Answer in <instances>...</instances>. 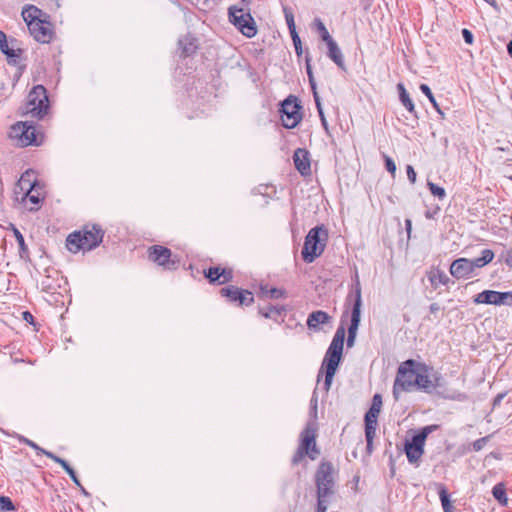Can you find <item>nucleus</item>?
Returning a JSON list of instances; mask_svg holds the SVG:
<instances>
[{"label":"nucleus","mask_w":512,"mask_h":512,"mask_svg":"<svg viewBox=\"0 0 512 512\" xmlns=\"http://www.w3.org/2000/svg\"><path fill=\"white\" fill-rule=\"evenodd\" d=\"M179 46L185 56L192 54L197 48L196 40L190 36H186L183 39H180Z\"/></svg>","instance_id":"nucleus-30"},{"label":"nucleus","mask_w":512,"mask_h":512,"mask_svg":"<svg viewBox=\"0 0 512 512\" xmlns=\"http://www.w3.org/2000/svg\"><path fill=\"white\" fill-rule=\"evenodd\" d=\"M0 50L8 58L18 57L15 50L9 47L6 34L0 30Z\"/></svg>","instance_id":"nucleus-31"},{"label":"nucleus","mask_w":512,"mask_h":512,"mask_svg":"<svg viewBox=\"0 0 512 512\" xmlns=\"http://www.w3.org/2000/svg\"><path fill=\"white\" fill-rule=\"evenodd\" d=\"M331 317L322 310L313 311L309 314L307 319V326L311 330H318L320 325L327 324L330 321Z\"/></svg>","instance_id":"nucleus-24"},{"label":"nucleus","mask_w":512,"mask_h":512,"mask_svg":"<svg viewBox=\"0 0 512 512\" xmlns=\"http://www.w3.org/2000/svg\"><path fill=\"white\" fill-rule=\"evenodd\" d=\"M462 35H463L464 41L467 44L471 45L473 43L474 37H473V34H472V32L470 30H468L466 28L463 29L462 30Z\"/></svg>","instance_id":"nucleus-52"},{"label":"nucleus","mask_w":512,"mask_h":512,"mask_svg":"<svg viewBox=\"0 0 512 512\" xmlns=\"http://www.w3.org/2000/svg\"><path fill=\"white\" fill-rule=\"evenodd\" d=\"M405 229L408 234V237H410L411 231H412V222L410 219L405 220Z\"/></svg>","instance_id":"nucleus-58"},{"label":"nucleus","mask_w":512,"mask_h":512,"mask_svg":"<svg viewBox=\"0 0 512 512\" xmlns=\"http://www.w3.org/2000/svg\"><path fill=\"white\" fill-rule=\"evenodd\" d=\"M23 442L26 443L27 445H29L30 447H32L33 449L36 450L37 454H44L46 456V453L48 452L47 450L39 447L36 443H34L33 441L29 440V439H26L24 438L23 439Z\"/></svg>","instance_id":"nucleus-50"},{"label":"nucleus","mask_w":512,"mask_h":512,"mask_svg":"<svg viewBox=\"0 0 512 512\" xmlns=\"http://www.w3.org/2000/svg\"><path fill=\"white\" fill-rule=\"evenodd\" d=\"M439 428V425L433 424V425H427L421 428L418 434L415 436L422 440L423 442L426 441L427 437L434 431H436Z\"/></svg>","instance_id":"nucleus-39"},{"label":"nucleus","mask_w":512,"mask_h":512,"mask_svg":"<svg viewBox=\"0 0 512 512\" xmlns=\"http://www.w3.org/2000/svg\"><path fill=\"white\" fill-rule=\"evenodd\" d=\"M451 400H457V401H465L467 400V395L465 393L458 392L456 394H453L452 396L448 397Z\"/></svg>","instance_id":"nucleus-54"},{"label":"nucleus","mask_w":512,"mask_h":512,"mask_svg":"<svg viewBox=\"0 0 512 512\" xmlns=\"http://www.w3.org/2000/svg\"><path fill=\"white\" fill-rule=\"evenodd\" d=\"M317 487V505L315 512H327L335 494L333 466L329 462H321L315 474Z\"/></svg>","instance_id":"nucleus-1"},{"label":"nucleus","mask_w":512,"mask_h":512,"mask_svg":"<svg viewBox=\"0 0 512 512\" xmlns=\"http://www.w3.org/2000/svg\"><path fill=\"white\" fill-rule=\"evenodd\" d=\"M397 88L399 90V98L403 106L410 112L415 113V106L412 102L411 98L409 97V94L406 92V89L402 83H399L397 85Z\"/></svg>","instance_id":"nucleus-29"},{"label":"nucleus","mask_w":512,"mask_h":512,"mask_svg":"<svg viewBox=\"0 0 512 512\" xmlns=\"http://www.w3.org/2000/svg\"><path fill=\"white\" fill-rule=\"evenodd\" d=\"M494 258V252L491 249H484L481 256L475 259L459 258L452 262L450 274L456 279L470 278L476 268L484 267Z\"/></svg>","instance_id":"nucleus-4"},{"label":"nucleus","mask_w":512,"mask_h":512,"mask_svg":"<svg viewBox=\"0 0 512 512\" xmlns=\"http://www.w3.org/2000/svg\"><path fill=\"white\" fill-rule=\"evenodd\" d=\"M305 62H306V72H307V76H308V79H309V84H310L311 90L313 92V91L317 90V86H316V82H315V79H314L312 67H311V64H310L311 58L308 55H306Z\"/></svg>","instance_id":"nucleus-40"},{"label":"nucleus","mask_w":512,"mask_h":512,"mask_svg":"<svg viewBox=\"0 0 512 512\" xmlns=\"http://www.w3.org/2000/svg\"><path fill=\"white\" fill-rule=\"evenodd\" d=\"M12 231L19 246V256L23 260H29V249L25 243L22 233L12 225Z\"/></svg>","instance_id":"nucleus-27"},{"label":"nucleus","mask_w":512,"mask_h":512,"mask_svg":"<svg viewBox=\"0 0 512 512\" xmlns=\"http://www.w3.org/2000/svg\"><path fill=\"white\" fill-rule=\"evenodd\" d=\"M148 257L151 261L168 270L175 269L179 263L178 260L172 258L171 250L161 245L151 246L148 249Z\"/></svg>","instance_id":"nucleus-14"},{"label":"nucleus","mask_w":512,"mask_h":512,"mask_svg":"<svg viewBox=\"0 0 512 512\" xmlns=\"http://www.w3.org/2000/svg\"><path fill=\"white\" fill-rule=\"evenodd\" d=\"M262 293H264L269 298H281L284 296L285 291L278 288H271L269 290L262 289Z\"/></svg>","instance_id":"nucleus-45"},{"label":"nucleus","mask_w":512,"mask_h":512,"mask_svg":"<svg viewBox=\"0 0 512 512\" xmlns=\"http://www.w3.org/2000/svg\"><path fill=\"white\" fill-rule=\"evenodd\" d=\"M328 241V230L324 225L312 228L305 237L301 254L306 263H312L318 258L326 247Z\"/></svg>","instance_id":"nucleus-3"},{"label":"nucleus","mask_w":512,"mask_h":512,"mask_svg":"<svg viewBox=\"0 0 512 512\" xmlns=\"http://www.w3.org/2000/svg\"><path fill=\"white\" fill-rule=\"evenodd\" d=\"M29 317L32 318V315L29 312H24V318L27 320Z\"/></svg>","instance_id":"nucleus-63"},{"label":"nucleus","mask_w":512,"mask_h":512,"mask_svg":"<svg viewBox=\"0 0 512 512\" xmlns=\"http://www.w3.org/2000/svg\"><path fill=\"white\" fill-rule=\"evenodd\" d=\"M384 160H385V167H386L387 171L392 175V177H395L396 164H395L394 160L387 155H384Z\"/></svg>","instance_id":"nucleus-48"},{"label":"nucleus","mask_w":512,"mask_h":512,"mask_svg":"<svg viewBox=\"0 0 512 512\" xmlns=\"http://www.w3.org/2000/svg\"><path fill=\"white\" fill-rule=\"evenodd\" d=\"M104 232L97 225H86L83 230L74 232L67 237V248L71 252L92 250L102 242Z\"/></svg>","instance_id":"nucleus-2"},{"label":"nucleus","mask_w":512,"mask_h":512,"mask_svg":"<svg viewBox=\"0 0 512 512\" xmlns=\"http://www.w3.org/2000/svg\"><path fill=\"white\" fill-rule=\"evenodd\" d=\"M30 35L40 43H49L53 38L52 24L48 21V18H43L34 22L28 28Z\"/></svg>","instance_id":"nucleus-15"},{"label":"nucleus","mask_w":512,"mask_h":512,"mask_svg":"<svg viewBox=\"0 0 512 512\" xmlns=\"http://www.w3.org/2000/svg\"><path fill=\"white\" fill-rule=\"evenodd\" d=\"M501 398H502V395H498L497 398L495 399V402L501 401Z\"/></svg>","instance_id":"nucleus-64"},{"label":"nucleus","mask_w":512,"mask_h":512,"mask_svg":"<svg viewBox=\"0 0 512 512\" xmlns=\"http://www.w3.org/2000/svg\"><path fill=\"white\" fill-rule=\"evenodd\" d=\"M33 172L26 171L23 173L18 180L15 194L17 195V199H19V195H23L25 192L33 191L37 188L36 180L32 179Z\"/></svg>","instance_id":"nucleus-21"},{"label":"nucleus","mask_w":512,"mask_h":512,"mask_svg":"<svg viewBox=\"0 0 512 512\" xmlns=\"http://www.w3.org/2000/svg\"><path fill=\"white\" fill-rule=\"evenodd\" d=\"M300 105L297 102V98L289 96L281 104V121L285 128H295L302 119L300 112Z\"/></svg>","instance_id":"nucleus-11"},{"label":"nucleus","mask_w":512,"mask_h":512,"mask_svg":"<svg viewBox=\"0 0 512 512\" xmlns=\"http://www.w3.org/2000/svg\"><path fill=\"white\" fill-rule=\"evenodd\" d=\"M283 311V307L269 306L267 308H261L259 313L265 318H271L273 315H280Z\"/></svg>","instance_id":"nucleus-36"},{"label":"nucleus","mask_w":512,"mask_h":512,"mask_svg":"<svg viewBox=\"0 0 512 512\" xmlns=\"http://www.w3.org/2000/svg\"><path fill=\"white\" fill-rule=\"evenodd\" d=\"M431 313H436L440 307L437 303H432L429 307Z\"/></svg>","instance_id":"nucleus-59"},{"label":"nucleus","mask_w":512,"mask_h":512,"mask_svg":"<svg viewBox=\"0 0 512 512\" xmlns=\"http://www.w3.org/2000/svg\"><path fill=\"white\" fill-rule=\"evenodd\" d=\"M313 24L321 39L325 43L333 39L321 19L315 18Z\"/></svg>","instance_id":"nucleus-33"},{"label":"nucleus","mask_w":512,"mask_h":512,"mask_svg":"<svg viewBox=\"0 0 512 512\" xmlns=\"http://www.w3.org/2000/svg\"><path fill=\"white\" fill-rule=\"evenodd\" d=\"M205 276L212 283L224 284L232 280L233 273L231 269L211 267L205 272Z\"/></svg>","instance_id":"nucleus-20"},{"label":"nucleus","mask_w":512,"mask_h":512,"mask_svg":"<svg viewBox=\"0 0 512 512\" xmlns=\"http://www.w3.org/2000/svg\"><path fill=\"white\" fill-rule=\"evenodd\" d=\"M487 441V438L486 437H483V438H480V439H477L476 441H474L473 443V449L475 451H479L483 448V446L485 445Z\"/></svg>","instance_id":"nucleus-53"},{"label":"nucleus","mask_w":512,"mask_h":512,"mask_svg":"<svg viewBox=\"0 0 512 512\" xmlns=\"http://www.w3.org/2000/svg\"><path fill=\"white\" fill-rule=\"evenodd\" d=\"M427 186H428L431 194L433 196L437 197L438 199L443 200L446 197V192H445V189L443 187H440V186H438L435 183L430 182V181L427 182Z\"/></svg>","instance_id":"nucleus-37"},{"label":"nucleus","mask_w":512,"mask_h":512,"mask_svg":"<svg viewBox=\"0 0 512 512\" xmlns=\"http://www.w3.org/2000/svg\"><path fill=\"white\" fill-rule=\"evenodd\" d=\"M432 369L424 364L417 362V374L415 378V387L426 392H430L440 386V375L432 374Z\"/></svg>","instance_id":"nucleus-13"},{"label":"nucleus","mask_w":512,"mask_h":512,"mask_svg":"<svg viewBox=\"0 0 512 512\" xmlns=\"http://www.w3.org/2000/svg\"><path fill=\"white\" fill-rule=\"evenodd\" d=\"M321 123H322V126L324 127V129L327 130L328 129V123H327V120H326L325 117H322Z\"/></svg>","instance_id":"nucleus-61"},{"label":"nucleus","mask_w":512,"mask_h":512,"mask_svg":"<svg viewBox=\"0 0 512 512\" xmlns=\"http://www.w3.org/2000/svg\"><path fill=\"white\" fill-rule=\"evenodd\" d=\"M493 496L499 501V502H505L507 500L506 498V493L504 491L503 488H501L500 486L496 485L494 486L493 488Z\"/></svg>","instance_id":"nucleus-49"},{"label":"nucleus","mask_w":512,"mask_h":512,"mask_svg":"<svg viewBox=\"0 0 512 512\" xmlns=\"http://www.w3.org/2000/svg\"><path fill=\"white\" fill-rule=\"evenodd\" d=\"M420 90L422 91V93L428 98V100L430 101V103L432 104L433 108L443 117L444 116V113L442 112V110L440 109L430 87L427 85V84H421L420 85Z\"/></svg>","instance_id":"nucleus-32"},{"label":"nucleus","mask_w":512,"mask_h":512,"mask_svg":"<svg viewBox=\"0 0 512 512\" xmlns=\"http://www.w3.org/2000/svg\"><path fill=\"white\" fill-rule=\"evenodd\" d=\"M505 263L512 268V248L506 251Z\"/></svg>","instance_id":"nucleus-55"},{"label":"nucleus","mask_w":512,"mask_h":512,"mask_svg":"<svg viewBox=\"0 0 512 512\" xmlns=\"http://www.w3.org/2000/svg\"><path fill=\"white\" fill-rule=\"evenodd\" d=\"M44 196L36 188L33 191L25 192L21 195V202L27 207L29 211H37Z\"/></svg>","instance_id":"nucleus-22"},{"label":"nucleus","mask_w":512,"mask_h":512,"mask_svg":"<svg viewBox=\"0 0 512 512\" xmlns=\"http://www.w3.org/2000/svg\"><path fill=\"white\" fill-rule=\"evenodd\" d=\"M49 108L47 91L44 86L37 85L29 92L25 107V114L33 118H43Z\"/></svg>","instance_id":"nucleus-7"},{"label":"nucleus","mask_w":512,"mask_h":512,"mask_svg":"<svg viewBox=\"0 0 512 512\" xmlns=\"http://www.w3.org/2000/svg\"><path fill=\"white\" fill-rule=\"evenodd\" d=\"M406 172H407V177H408L409 181L411 182V184H415L417 174H416L413 166L407 165Z\"/></svg>","instance_id":"nucleus-51"},{"label":"nucleus","mask_w":512,"mask_h":512,"mask_svg":"<svg viewBox=\"0 0 512 512\" xmlns=\"http://www.w3.org/2000/svg\"><path fill=\"white\" fill-rule=\"evenodd\" d=\"M473 302L475 304L512 306V291L499 292L495 290H484L474 296Z\"/></svg>","instance_id":"nucleus-12"},{"label":"nucleus","mask_w":512,"mask_h":512,"mask_svg":"<svg viewBox=\"0 0 512 512\" xmlns=\"http://www.w3.org/2000/svg\"><path fill=\"white\" fill-rule=\"evenodd\" d=\"M293 160L296 169L303 176L311 174L310 154L306 149L298 148L295 150Z\"/></svg>","instance_id":"nucleus-19"},{"label":"nucleus","mask_w":512,"mask_h":512,"mask_svg":"<svg viewBox=\"0 0 512 512\" xmlns=\"http://www.w3.org/2000/svg\"><path fill=\"white\" fill-rule=\"evenodd\" d=\"M382 397L380 394H375L372 398V404L369 408V412H372V413H375L376 415L379 416L380 412H381V408H382Z\"/></svg>","instance_id":"nucleus-41"},{"label":"nucleus","mask_w":512,"mask_h":512,"mask_svg":"<svg viewBox=\"0 0 512 512\" xmlns=\"http://www.w3.org/2000/svg\"><path fill=\"white\" fill-rule=\"evenodd\" d=\"M317 405H318V398L316 396V393L314 392V394L310 400V416L312 418L311 421H314V422L317 418Z\"/></svg>","instance_id":"nucleus-47"},{"label":"nucleus","mask_w":512,"mask_h":512,"mask_svg":"<svg viewBox=\"0 0 512 512\" xmlns=\"http://www.w3.org/2000/svg\"><path fill=\"white\" fill-rule=\"evenodd\" d=\"M378 417L375 413L367 411L364 418L366 449L369 454L373 451V440L376 436Z\"/></svg>","instance_id":"nucleus-18"},{"label":"nucleus","mask_w":512,"mask_h":512,"mask_svg":"<svg viewBox=\"0 0 512 512\" xmlns=\"http://www.w3.org/2000/svg\"><path fill=\"white\" fill-rule=\"evenodd\" d=\"M328 52L327 56L341 69H345V61L343 54L334 39L326 42Z\"/></svg>","instance_id":"nucleus-25"},{"label":"nucleus","mask_w":512,"mask_h":512,"mask_svg":"<svg viewBox=\"0 0 512 512\" xmlns=\"http://www.w3.org/2000/svg\"><path fill=\"white\" fill-rule=\"evenodd\" d=\"M22 17L25 23L27 24V27L29 28L31 24H34V22H38V20L45 18H49V16L44 13L42 10L37 8L34 5H27L22 10Z\"/></svg>","instance_id":"nucleus-23"},{"label":"nucleus","mask_w":512,"mask_h":512,"mask_svg":"<svg viewBox=\"0 0 512 512\" xmlns=\"http://www.w3.org/2000/svg\"><path fill=\"white\" fill-rule=\"evenodd\" d=\"M283 12L285 15V20H286V24L288 26L290 35L293 34L294 32H297L296 26H295V21H294V15H293L292 11L289 8L284 7Z\"/></svg>","instance_id":"nucleus-38"},{"label":"nucleus","mask_w":512,"mask_h":512,"mask_svg":"<svg viewBox=\"0 0 512 512\" xmlns=\"http://www.w3.org/2000/svg\"><path fill=\"white\" fill-rule=\"evenodd\" d=\"M291 38H292L293 45H294L295 52H296L297 56H301L303 53V49H302V42H301V39H300L298 33L294 32L293 34H291Z\"/></svg>","instance_id":"nucleus-46"},{"label":"nucleus","mask_w":512,"mask_h":512,"mask_svg":"<svg viewBox=\"0 0 512 512\" xmlns=\"http://www.w3.org/2000/svg\"><path fill=\"white\" fill-rule=\"evenodd\" d=\"M0 510L1 511H13L15 510V506L12 500L9 497L1 496L0 497Z\"/></svg>","instance_id":"nucleus-44"},{"label":"nucleus","mask_w":512,"mask_h":512,"mask_svg":"<svg viewBox=\"0 0 512 512\" xmlns=\"http://www.w3.org/2000/svg\"><path fill=\"white\" fill-rule=\"evenodd\" d=\"M431 285L437 288L440 285H446L449 281L448 276L441 270L432 271L428 275Z\"/></svg>","instance_id":"nucleus-28"},{"label":"nucleus","mask_w":512,"mask_h":512,"mask_svg":"<svg viewBox=\"0 0 512 512\" xmlns=\"http://www.w3.org/2000/svg\"><path fill=\"white\" fill-rule=\"evenodd\" d=\"M229 20L247 38H252L257 34V26L253 17L242 8L230 7Z\"/></svg>","instance_id":"nucleus-9"},{"label":"nucleus","mask_w":512,"mask_h":512,"mask_svg":"<svg viewBox=\"0 0 512 512\" xmlns=\"http://www.w3.org/2000/svg\"><path fill=\"white\" fill-rule=\"evenodd\" d=\"M317 111H318V114H319L320 120H322V117H325V116H324V112H323V108H322V109H317Z\"/></svg>","instance_id":"nucleus-62"},{"label":"nucleus","mask_w":512,"mask_h":512,"mask_svg":"<svg viewBox=\"0 0 512 512\" xmlns=\"http://www.w3.org/2000/svg\"><path fill=\"white\" fill-rule=\"evenodd\" d=\"M68 475L70 476L71 480L77 485V486H81L80 484V481L74 471V469H72L70 472H68Z\"/></svg>","instance_id":"nucleus-56"},{"label":"nucleus","mask_w":512,"mask_h":512,"mask_svg":"<svg viewBox=\"0 0 512 512\" xmlns=\"http://www.w3.org/2000/svg\"><path fill=\"white\" fill-rule=\"evenodd\" d=\"M316 431V422L309 421L301 433L300 444L292 458L293 464L296 465L301 462L305 455L311 460H315L318 457L319 450L316 446Z\"/></svg>","instance_id":"nucleus-5"},{"label":"nucleus","mask_w":512,"mask_h":512,"mask_svg":"<svg viewBox=\"0 0 512 512\" xmlns=\"http://www.w3.org/2000/svg\"><path fill=\"white\" fill-rule=\"evenodd\" d=\"M341 357L339 354L326 352L322 366L325 367V388L328 390L331 386L333 377L340 363Z\"/></svg>","instance_id":"nucleus-17"},{"label":"nucleus","mask_w":512,"mask_h":512,"mask_svg":"<svg viewBox=\"0 0 512 512\" xmlns=\"http://www.w3.org/2000/svg\"><path fill=\"white\" fill-rule=\"evenodd\" d=\"M9 136L22 147L41 144L38 141L35 127L28 122H17L14 124L10 129Z\"/></svg>","instance_id":"nucleus-10"},{"label":"nucleus","mask_w":512,"mask_h":512,"mask_svg":"<svg viewBox=\"0 0 512 512\" xmlns=\"http://www.w3.org/2000/svg\"><path fill=\"white\" fill-rule=\"evenodd\" d=\"M417 362L409 359L400 364L393 384V396L399 399L401 391H411L415 387Z\"/></svg>","instance_id":"nucleus-6"},{"label":"nucleus","mask_w":512,"mask_h":512,"mask_svg":"<svg viewBox=\"0 0 512 512\" xmlns=\"http://www.w3.org/2000/svg\"><path fill=\"white\" fill-rule=\"evenodd\" d=\"M313 97H314V101H315L317 109H322L321 100H320L317 90L313 91Z\"/></svg>","instance_id":"nucleus-57"},{"label":"nucleus","mask_w":512,"mask_h":512,"mask_svg":"<svg viewBox=\"0 0 512 512\" xmlns=\"http://www.w3.org/2000/svg\"><path fill=\"white\" fill-rule=\"evenodd\" d=\"M507 51L509 55L512 57V40L507 44Z\"/></svg>","instance_id":"nucleus-60"},{"label":"nucleus","mask_w":512,"mask_h":512,"mask_svg":"<svg viewBox=\"0 0 512 512\" xmlns=\"http://www.w3.org/2000/svg\"><path fill=\"white\" fill-rule=\"evenodd\" d=\"M345 340V328L343 325L339 326L334 334L332 342L328 348V352L339 354L342 356L343 345Z\"/></svg>","instance_id":"nucleus-26"},{"label":"nucleus","mask_w":512,"mask_h":512,"mask_svg":"<svg viewBox=\"0 0 512 512\" xmlns=\"http://www.w3.org/2000/svg\"><path fill=\"white\" fill-rule=\"evenodd\" d=\"M425 442L413 436L412 439L405 442V454L408 462L411 464L417 463L424 454Z\"/></svg>","instance_id":"nucleus-16"},{"label":"nucleus","mask_w":512,"mask_h":512,"mask_svg":"<svg viewBox=\"0 0 512 512\" xmlns=\"http://www.w3.org/2000/svg\"><path fill=\"white\" fill-rule=\"evenodd\" d=\"M46 456L50 459H52L54 462L60 464L63 469L68 473L70 472L73 468L68 464L67 461H65L64 459L58 457L57 455L53 454L52 452H47L46 453Z\"/></svg>","instance_id":"nucleus-43"},{"label":"nucleus","mask_w":512,"mask_h":512,"mask_svg":"<svg viewBox=\"0 0 512 512\" xmlns=\"http://www.w3.org/2000/svg\"><path fill=\"white\" fill-rule=\"evenodd\" d=\"M346 304L351 305L350 324L348 326L347 346L352 347L356 338L357 330L361 317V288L359 283L356 285L355 294H349L346 298Z\"/></svg>","instance_id":"nucleus-8"},{"label":"nucleus","mask_w":512,"mask_h":512,"mask_svg":"<svg viewBox=\"0 0 512 512\" xmlns=\"http://www.w3.org/2000/svg\"><path fill=\"white\" fill-rule=\"evenodd\" d=\"M438 493L444 512H453V507L450 503L449 494L447 493V490L443 485L439 486Z\"/></svg>","instance_id":"nucleus-34"},{"label":"nucleus","mask_w":512,"mask_h":512,"mask_svg":"<svg viewBox=\"0 0 512 512\" xmlns=\"http://www.w3.org/2000/svg\"><path fill=\"white\" fill-rule=\"evenodd\" d=\"M241 295L239 296L238 303L240 305H250L254 301L253 294L250 291L247 290H241Z\"/></svg>","instance_id":"nucleus-42"},{"label":"nucleus","mask_w":512,"mask_h":512,"mask_svg":"<svg viewBox=\"0 0 512 512\" xmlns=\"http://www.w3.org/2000/svg\"><path fill=\"white\" fill-rule=\"evenodd\" d=\"M220 292L223 297H227L231 302H238L239 296L241 295V289L233 286L224 287Z\"/></svg>","instance_id":"nucleus-35"}]
</instances>
